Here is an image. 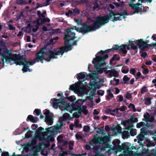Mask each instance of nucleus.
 I'll return each instance as SVG.
<instances>
[{
	"mask_svg": "<svg viewBox=\"0 0 156 156\" xmlns=\"http://www.w3.org/2000/svg\"><path fill=\"white\" fill-rule=\"evenodd\" d=\"M130 130V134L132 136H134L137 134L136 129H133V128H131L129 130Z\"/></svg>",
	"mask_w": 156,
	"mask_h": 156,
	"instance_id": "c756f323",
	"label": "nucleus"
},
{
	"mask_svg": "<svg viewBox=\"0 0 156 156\" xmlns=\"http://www.w3.org/2000/svg\"><path fill=\"white\" fill-rule=\"evenodd\" d=\"M62 123L61 122L60 124H56L54 127H51L48 128H46V133H47L48 132H49V133H51V135H56L59 131V129L62 128Z\"/></svg>",
	"mask_w": 156,
	"mask_h": 156,
	"instance_id": "1a4fd4ad",
	"label": "nucleus"
},
{
	"mask_svg": "<svg viewBox=\"0 0 156 156\" xmlns=\"http://www.w3.org/2000/svg\"><path fill=\"white\" fill-rule=\"evenodd\" d=\"M2 57L3 58L5 59V62L11 63V61H13V63L17 65L23 66L22 69L23 73L27 72L28 71V68L29 67V66L32 65L37 62V60L36 61L30 60L29 61H27L26 58L24 57L23 56H21L20 54L17 53H12L11 51L7 50L4 51Z\"/></svg>",
	"mask_w": 156,
	"mask_h": 156,
	"instance_id": "f257e3e1",
	"label": "nucleus"
},
{
	"mask_svg": "<svg viewBox=\"0 0 156 156\" xmlns=\"http://www.w3.org/2000/svg\"><path fill=\"white\" fill-rule=\"evenodd\" d=\"M111 71L110 75V76H114L115 77L118 76L119 75L117 71L115 69H111Z\"/></svg>",
	"mask_w": 156,
	"mask_h": 156,
	"instance_id": "cd10ccee",
	"label": "nucleus"
},
{
	"mask_svg": "<svg viewBox=\"0 0 156 156\" xmlns=\"http://www.w3.org/2000/svg\"><path fill=\"white\" fill-rule=\"evenodd\" d=\"M120 143V141L118 140H115L112 142V144L113 145V148L114 149L116 146H118Z\"/></svg>",
	"mask_w": 156,
	"mask_h": 156,
	"instance_id": "c85d7f7f",
	"label": "nucleus"
},
{
	"mask_svg": "<svg viewBox=\"0 0 156 156\" xmlns=\"http://www.w3.org/2000/svg\"><path fill=\"white\" fill-rule=\"evenodd\" d=\"M105 16L98 17L96 20H93L90 17H88L87 21L83 24H85L89 27V32L95 31L108 23V19Z\"/></svg>",
	"mask_w": 156,
	"mask_h": 156,
	"instance_id": "7ed1b4c3",
	"label": "nucleus"
},
{
	"mask_svg": "<svg viewBox=\"0 0 156 156\" xmlns=\"http://www.w3.org/2000/svg\"><path fill=\"white\" fill-rule=\"evenodd\" d=\"M122 20V17L120 16H118V17H116L115 16H114V18L112 19V20H111L113 22H115V21L117 20Z\"/></svg>",
	"mask_w": 156,
	"mask_h": 156,
	"instance_id": "c03bdc74",
	"label": "nucleus"
},
{
	"mask_svg": "<svg viewBox=\"0 0 156 156\" xmlns=\"http://www.w3.org/2000/svg\"><path fill=\"white\" fill-rule=\"evenodd\" d=\"M125 98L127 99H130L132 98V94L127 92L126 94Z\"/></svg>",
	"mask_w": 156,
	"mask_h": 156,
	"instance_id": "09e8293b",
	"label": "nucleus"
},
{
	"mask_svg": "<svg viewBox=\"0 0 156 156\" xmlns=\"http://www.w3.org/2000/svg\"><path fill=\"white\" fill-rule=\"evenodd\" d=\"M82 27H81L79 28H76L75 30L79 33H82L83 34L89 32L90 31L89 27L87 26L85 24H82Z\"/></svg>",
	"mask_w": 156,
	"mask_h": 156,
	"instance_id": "f8f14e48",
	"label": "nucleus"
},
{
	"mask_svg": "<svg viewBox=\"0 0 156 156\" xmlns=\"http://www.w3.org/2000/svg\"><path fill=\"white\" fill-rule=\"evenodd\" d=\"M129 119L125 120L122 121L121 122V124L124 126H126L125 129L129 130L131 128H133L134 126L133 124L130 123L129 122Z\"/></svg>",
	"mask_w": 156,
	"mask_h": 156,
	"instance_id": "2eb2a0df",
	"label": "nucleus"
},
{
	"mask_svg": "<svg viewBox=\"0 0 156 156\" xmlns=\"http://www.w3.org/2000/svg\"><path fill=\"white\" fill-rule=\"evenodd\" d=\"M100 138L101 136H98L97 135L94 136L93 139L90 142V144H92V142L95 145L98 144H100Z\"/></svg>",
	"mask_w": 156,
	"mask_h": 156,
	"instance_id": "f3484780",
	"label": "nucleus"
},
{
	"mask_svg": "<svg viewBox=\"0 0 156 156\" xmlns=\"http://www.w3.org/2000/svg\"><path fill=\"white\" fill-rule=\"evenodd\" d=\"M15 153H14L13 154L12 156H9V153L8 152L5 151L2 152L1 154V156H22L21 154H15Z\"/></svg>",
	"mask_w": 156,
	"mask_h": 156,
	"instance_id": "2f4dec72",
	"label": "nucleus"
},
{
	"mask_svg": "<svg viewBox=\"0 0 156 156\" xmlns=\"http://www.w3.org/2000/svg\"><path fill=\"white\" fill-rule=\"evenodd\" d=\"M87 107L85 105H83L82 106L81 109L82 112L85 115H87L88 113V110L87 109Z\"/></svg>",
	"mask_w": 156,
	"mask_h": 156,
	"instance_id": "f704fd0d",
	"label": "nucleus"
},
{
	"mask_svg": "<svg viewBox=\"0 0 156 156\" xmlns=\"http://www.w3.org/2000/svg\"><path fill=\"white\" fill-rule=\"evenodd\" d=\"M138 42V46L140 50L142 51L145 50V49L148 48L149 44L148 43L149 42V40H146L145 41L143 39H140L136 41Z\"/></svg>",
	"mask_w": 156,
	"mask_h": 156,
	"instance_id": "9b49d317",
	"label": "nucleus"
},
{
	"mask_svg": "<svg viewBox=\"0 0 156 156\" xmlns=\"http://www.w3.org/2000/svg\"><path fill=\"white\" fill-rule=\"evenodd\" d=\"M122 150L124 151L123 153L125 156L131 155L133 152L132 151L129 150V147L125 143H122Z\"/></svg>",
	"mask_w": 156,
	"mask_h": 156,
	"instance_id": "ddd939ff",
	"label": "nucleus"
},
{
	"mask_svg": "<svg viewBox=\"0 0 156 156\" xmlns=\"http://www.w3.org/2000/svg\"><path fill=\"white\" fill-rule=\"evenodd\" d=\"M26 120L27 122L30 121L33 123H36L38 120V119L37 117H34L33 115H30L28 116Z\"/></svg>",
	"mask_w": 156,
	"mask_h": 156,
	"instance_id": "a211bd4d",
	"label": "nucleus"
},
{
	"mask_svg": "<svg viewBox=\"0 0 156 156\" xmlns=\"http://www.w3.org/2000/svg\"><path fill=\"white\" fill-rule=\"evenodd\" d=\"M113 130L115 131H120L121 130V127L119 125H118L115 127L113 128Z\"/></svg>",
	"mask_w": 156,
	"mask_h": 156,
	"instance_id": "a18cd8bd",
	"label": "nucleus"
},
{
	"mask_svg": "<svg viewBox=\"0 0 156 156\" xmlns=\"http://www.w3.org/2000/svg\"><path fill=\"white\" fill-rule=\"evenodd\" d=\"M114 149L119 151H120L123 150L122 145L120 146L119 145L116 146V147H115Z\"/></svg>",
	"mask_w": 156,
	"mask_h": 156,
	"instance_id": "603ef678",
	"label": "nucleus"
},
{
	"mask_svg": "<svg viewBox=\"0 0 156 156\" xmlns=\"http://www.w3.org/2000/svg\"><path fill=\"white\" fill-rule=\"evenodd\" d=\"M46 131L44 133V134L45 136H47V139L48 141L49 142H52L55 140V139L53 137L54 135H51V133H46ZM48 133H49V132H48Z\"/></svg>",
	"mask_w": 156,
	"mask_h": 156,
	"instance_id": "aec40b11",
	"label": "nucleus"
},
{
	"mask_svg": "<svg viewBox=\"0 0 156 156\" xmlns=\"http://www.w3.org/2000/svg\"><path fill=\"white\" fill-rule=\"evenodd\" d=\"M75 14H78L80 12V11L79 9L76 8L74 9L73 12Z\"/></svg>",
	"mask_w": 156,
	"mask_h": 156,
	"instance_id": "774afa93",
	"label": "nucleus"
},
{
	"mask_svg": "<svg viewBox=\"0 0 156 156\" xmlns=\"http://www.w3.org/2000/svg\"><path fill=\"white\" fill-rule=\"evenodd\" d=\"M137 128H140L141 127H143L140 129V134L137 136L138 140L142 141L144 140L145 138V136L148 135H154V133H152L151 130L147 129V128L152 127L153 125H149L147 123L145 124L144 122H141L137 123L136 125Z\"/></svg>",
	"mask_w": 156,
	"mask_h": 156,
	"instance_id": "39448f33",
	"label": "nucleus"
},
{
	"mask_svg": "<svg viewBox=\"0 0 156 156\" xmlns=\"http://www.w3.org/2000/svg\"><path fill=\"white\" fill-rule=\"evenodd\" d=\"M119 15V16L121 17V16L124 15L122 12H121L120 13H114L113 11H111L110 13L107 15H106L105 16H106V18L107 19H108V22H109L110 19L111 18V17L113 16H115L116 15Z\"/></svg>",
	"mask_w": 156,
	"mask_h": 156,
	"instance_id": "dca6fc26",
	"label": "nucleus"
},
{
	"mask_svg": "<svg viewBox=\"0 0 156 156\" xmlns=\"http://www.w3.org/2000/svg\"><path fill=\"white\" fill-rule=\"evenodd\" d=\"M76 28L77 27L76 26H75L73 27H71L67 29L64 35L65 39L67 41L73 40L76 37L75 36L76 34L75 33L72 31L74 29L76 30Z\"/></svg>",
	"mask_w": 156,
	"mask_h": 156,
	"instance_id": "0eeeda50",
	"label": "nucleus"
},
{
	"mask_svg": "<svg viewBox=\"0 0 156 156\" xmlns=\"http://www.w3.org/2000/svg\"><path fill=\"white\" fill-rule=\"evenodd\" d=\"M149 72V70L147 68H144L142 71L143 73L144 74H148Z\"/></svg>",
	"mask_w": 156,
	"mask_h": 156,
	"instance_id": "0e129e2a",
	"label": "nucleus"
},
{
	"mask_svg": "<svg viewBox=\"0 0 156 156\" xmlns=\"http://www.w3.org/2000/svg\"><path fill=\"white\" fill-rule=\"evenodd\" d=\"M85 100L82 99H79L76 102H74L72 105V108H81V106Z\"/></svg>",
	"mask_w": 156,
	"mask_h": 156,
	"instance_id": "4468645a",
	"label": "nucleus"
},
{
	"mask_svg": "<svg viewBox=\"0 0 156 156\" xmlns=\"http://www.w3.org/2000/svg\"><path fill=\"white\" fill-rule=\"evenodd\" d=\"M34 113H35L37 116L39 115L41 113V110L38 109H35L34 112Z\"/></svg>",
	"mask_w": 156,
	"mask_h": 156,
	"instance_id": "3c124183",
	"label": "nucleus"
},
{
	"mask_svg": "<svg viewBox=\"0 0 156 156\" xmlns=\"http://www.w3.org/2000/svg\"><path fill=\"white\" fill-rule=\"evenodd\" d=\"M129 136L128 130L124 131L122 134V137L123 138H128Z\"/></svg>",
	"mask_w": 156,
	"mask_h": 156,
	"instance_id": "7c9ffc66",
	"label": "nucleus"
},
{
	"mask_svg": "<svg viewBox=\"0 0 156 156\" xmlns=\"http://www.w3.org/2000/svg\"><path fill=\"white\" fill-rule=\"evenodd\" d=\"M120 59V58L119 57H117V54H115L113 55V57L111 59L110 61V64L111 65L113 63V62L115 60L119 61Z\"/></svg>",
	"mask_w": 156,
	"mask_h": 156,
	"instance_id": "393cba45",
	"label": "nucleus"
},
{
	"mask_svg": "<svg viewBox=\"0 0 156 156\" xmlns=\"http://www.w3.org/2000/svg\"><path fill=\"white\" fill-rule=\"evenodd\" d=\"M131 107H132V108L133 110V111L134 112H136V110L135 108V106L134 104L132 103H130L128 106V108H129Z\"/></svg>",
	"mask_w": 156,
	"mask_h": 156,
	"instance_id": "5fc2aeb1",
	"label": "nucleus"
},
{
	"mask_svg": "<svg viewBox=\"0 0 156 156\" xmlns=\"http://www.w3.org/2000/svg\"><path fill=\"white\" fill-rule=\"evenodd\" d=\"M75 137L77 140H81L83 139V136L81 135H78L77 134H76L75 135Z\"/></svg>",
	"mask_w": 156,
	"mask_h": 156,
	"instance_id": "e2e57ef3",
	"label": "nucleus"
},
{
	"mask_svg": "<svg viewBox=\"0 0 156 156\" xmlns=\"http://www.w3.org/2000/svg\"><path fill=\"white\" fill-rule=\"evenodd\" d=\"M89 85L91 89H95L98 85V83L94 81H90L89 83Z\"/></svg>",
	"mask_w": 156,
	"mask_h": 156,
	"instance_id": "5701e85b",
	"label": "nucleus"
},
{
	"mask_svg": "<svg viewBox=\"0 0 156 156\" xmlns=\"http://www.w3.org/2000/svg\"><path fill=\"white\" fill-rule=\"evenodd\" d=\"M45 122L48 125H51L53 123V118L51 116L46 117Z\"/></svg>",
	"mask_w": 156,
	"mask_h": 156,
	"instance_id": "412c9836",
	"label": "nucleus"
},
{
	"mask_svg": "<svg viewBox=\"0 0 156 156\" xmlns=\"http://www.w3.org/2000/svg\"><path fill=\"white\" fill-rule=\"evenodd\" d=\"M106 112L107 114H109L113 116H115L116 115L115 113L112 112V110L110 108H107L106 110Z\"/></svg>",
	"mask_w": 156,
	"mask_h": 156,
	"instance_id": "ea45409f",
	"label": "nucleus"
},
{
	"mask_svg": "<svg viewBox=\"0 0 156 156\" xmlns=\"http://www.w3.org/2000/svg\"><path fill=\"white\" fill-rule=\"evenodd\" d=\"M64 40L65 41V46H62L59 48V50L55 53H54L51 52V58H55L54 55H62L65 52H67L71 50L72 49L73 47L72 46L77 45V42L79 41V40H75L73 41V42L71 44H69V41H67L65 39V37H64Z\"/></svg>",
	"mask_w": 156,
	"mask_h": 156,
	"instance_id": "423d86ee",
	"label": "nucleus"
},
{
	"mask_svg": "<svg viewBox=\"0 0 156 156\" xmlns=\"http://www.w3.org/2000/svg\"><path fill=\"white\" fill-rule=\"evenodd\" d=\"M90 128L89 126H85L83 127V131L87 132L90 129Z\"/></svg>",
	"mask_w": 156,
	"mask_h": 156,
	"instance_id": "864d4df0",
	"label": "nucleus"
},
{
	"mask_svg": "<svg viewBox=\"0 0 156 156\" xmlns=\"http://www.w3.org/2000/svg\"><path fill=\"white\" fill-rule=\"evenodd\" d=\"M63 137L62 135H60L58 136L57 138V140L58 142V143H60L62 140V139Z\"/></svg>",
	"mask_w": 156,
	"mask_h": 156,
	"instance_id": "8fccbe9b",
	"label": "nucleus"
},
{
	"mask_svg": "<svg viewBox=\"0 0 156 156\" xmlns=\"http://www.w3.org/2000/svg\"><path fill=\"white\" fill-rule=\"evenodd\" d=\"M73 13V11L71 10H69L68 12L66 13L65 15L66 16L69 17L70 15H72Z\"/></svg>",
	"mask_w": 156,
	"mask_h": 156,
	"instance_id": "680f3d73",
	"label": "nucleus"
},
{
	"mask_svg": "<svg viewBox=\"0 0 156 156\" xmlns=\"http://www.w3.org/2000/svg\"><path fill=\"white\" fill-rule=\"evenodd\" d=\"M52 104L53 107L55 108H58L60 106L67 108L69 107L70 106L69 103L65 102L64 100H61L59 99L54 98Z\"/></svg>",
	"mask_w": 156,
	"mask_h": 156,
	"instance_id": "6e6552de",
	"label": "nucleus"
},
{
	"mask_svg": "<svg viewBox=\"0 0 156 156\" xmlns=\"http://www.w3.org/2000/svg\"><path fill=\"white\" fill-rule=\"evenodd\" d=\"M32 133V131H28L25 135V136L26 138H29L31 137L32 136L31 133Z\"/></svg>",
	"mask_w": 156,
	"mask_h": 156,
	"instance_id": "de8ad7c7",
	"label": "nucleus"
},
{
	"mask_svg": "<svg viewBox=\"0 0 156 156\" xmlns=\"http://www.w3.org/2000/svg\"><path fill=\"white\" fill-rule=\"evenodd\" d=\"M115 81H116V83L115 84L112 83L113 80H111L110 81V83L112 85H118L119 84V79H117V80Z\"/></svg>",
	"mask_w": 156,
	"mask_h": 156,
	"instance_id": "13d9d810",
	"label": "nucleus"
},
{
	"mask_svg": "<svg viewBox=\"0 0 156 156\" xmlns=\"http://www.w3.org/2000/svg\"><path fill=\"white\" fill-rule=\"evenodd\" d=\"M79 121L77 120H76L75 122V125L76 128H81L82 127V125L81 124H79Z\"/></svg>",
	"mask_w": 156,
	"mask_h": 156,
	"instance_id": "37998d69",
	"label": "nucleus"
},
{
	"mask_svg": "<svg viewBox=\"0 0 156 156\" xmlns=\"http://www.w3.org/2000/svg\"><path fill=\"white\" fill-rule=\"evenodd\" d=\"M7 50L9 51V50H8V49H6L5 51H3V53H2V49L1 48H0V55H2V59L1 61L0 62V64H2L3 65V64H4V62H6L5 59L3 58L2 55L3 54V53L4 51H7Z\"/></svg>",
	"mask_w": 156,
	"mask_h": 156,
	"instance_id": "72a5a7b5",
	"label": "nucleus"
},
{
	"mask_svg": "<svg viewBox=\"0 0 156 156\" xmlns=\"http://www.w3.org/2000/svg\"><path fill=\"white\" fill-rule=\"evenodd\" d=\"M130 79V77H128L126 75H125L123 78L124 83L128 84L129 83V81Z\"/></svg>",
	"mask_w": 156,
	"mask_h": 156,
	"instance_id": "e433bc0d",
	"label": "nucleus"
},
{
	"mask_svg": "<svg viewBox=\"0 0 156 156\" xmlns=\"http://www.w3.org/2000/svg\"><path fill=\"white\" fill-rule=\"evenodd\" d=\"M61 141L60 143L62 144L63 145H66L68 144V142L64 140H63Z\"/></svg>",
	"mask_w": 156,
	"mask_h": 156,
	"instance_id": "338daca9",
	"label": "nucleus"
},
{
	"mask_svg": "<svg viewBox=\"0 0 156 156\" xmlns=\"http://www.w3.org/2000/svg\"><path fill=\"white\" fill-rule=\"evenodd\" d=\"M50 111L49 110L46 109V111L44 112V114L45 115L46 117L51 116L50 115Z\"/></svg>",
	"mask_w": 156,
	"mask_h": 156,
	"instance_id": "bf43d9fd",
	"label": "nucleus"
},
{
	"mask_svg": "<svg viewBox=\"0 0 156 156\" xmlns=\"http://www.w3.org/2000/svg\"><path fill=\"white\" fill-rule=\"evenodd\" d=\"M44 129L42 127H38L37 129L36 130V134H39L42 133V131H44Z\"/></svg>",
	"mask_w": 156,
	"mask_h": 156,
	"instance_id": "58836bf2",
	"label": "nucleus"
},
{
	"mask_svg": "<svg viewBox=\"0 0 156 156\" xmlns=\"http://www.w3.org/2000/svg\"><path fill=\"white\" fill-rule=\"evenodd\" d=\"M16 2L19 5H22L25 3V1L23 0H17Z\"/></svg>",
	"mask_w": 156,
	"mask_h": 156,
	"instance_id": "4d7b16f0",
	"label": "nucleus"
},
{
	"mask_svg": "<svg viewBox=\"0 0 156 156\" xmlns=\"http://www.w3.org/2000/svg\"><path fill=\"white\" fill-rule=\"evenodd\" d=\"M109 140V138L107 136L103 137H101L100 144L106 145Z\"/></svg>",
	"mask_w": 156,
	"mask_h": 156,
	"instance_id": "6ab92c4d",
	"label": "nucleus"
},
{
	"mask_svg": "<svg viewBox=\"0 0 156 156\" xmlns=\"http://www.w3.org/2000/svg\"><path fill=\"white\" fill-rule=\"evenodd\" d=\"M141 6L140 7L139 11L141 10L143 12H147L148 9L149 8L148 7H144V6H142L140 5Z\"/></svg>",
	"mask_w": 156,
	"mask_h": 156,
	"instance_id": "a19ab883",
	"label": "nucleus"
},
{
	"mask_svg": "<svg viewBox=\"0 0 156 156\" xmlns=\"http://www.w3.org/2000/svg\"><path fill=\"white\" fill-rule=\"evenodd\" d=\"M147 56V54L146 52H144L141 54V56L144 58H145Z\"/></svg>",
	"mask_w": 156,
	"mask_h": 156,
	"instance_id": "69168bd1",
	"label": "nucleus"
},
{
	"mask_svg": "<svg viewBox=\"0 0 156 156\" xmlns=\"http://www.w3.org/2000/svg\"><path fill=\"white\" fill-rule=\"evenodd\" d=\"M151 98H145V104L146 105H150L151 103Z\"/></svg>",
	"mask_w": 156,
	"mask_h": 156,
	"instance_id": "473e14b6",
	"label": "nucleus"
},
{
	"mask_svg": "<svg viewBox=\"0 0 156 156\" xmlns=\"http://www.w3.org/2000/svg\"><path fill=\"white\" fill-rule=\"evenodd\" d=\"M64 120H67L68 119L70 120L71 119L69 114L65 113L63 114L62 118H61Z\"/></svg>",
	"mask_w": 156,
	"mask_h": 156,
	"instance_id": "a878e982",
	"label": "nucleus"
},
{
	"mask_svg": "<svg viewBox=\"0 0 156 156\" xmlns=\"http://www.w3.org/2000/svg\"><path fill=\"white\" fill-rule=\"evenodd\" d=\"M39 20L41 21V24H43L46 22H49L50 21V19L48 17L44 18L39 17L37 20V21Z\"/></svg>",
	"mask_w": 156,
	"mask_h": 156,
	"instance_id": "b1692460",
	"label": "nucleus"
},
{
	"mask_svg": "<svg viewBox=\"0 0 156 156\" xmlns=\"http://www.w3.org/2000/svg\"><path fill=\"white\" fill-rule=\"evenodd\" d=\"M126 45L125 44H122L119 46L118 50L120 52H122L123 54H126L127 53V51L126 49Z\"/></svg>",
	"mask_w": 156,
	"mask_h": 156,
	"instance_id": "4be33fe9",
	"label": "nucleus"
},
{
	"mask_svg": "<svg viewBox=\"0 0 156 156\" xmlns=\"http://www.w3.org/2000/svg\"><path fill=\"white\" fill-rule=\"evenodd\" d=\"M129 120V123L131 124H133V122H137L138 121L137 118L135 117H132Z\"/></svg>",
	"mask_w": 156,
	"mask_h": 156,
	"instance_id": "c9c22d12",
	"label": "nucleus"
},
{
	"mask_svg": "<svg viewBox=\"0 0 156 156\" xmlns=\"http://www.w3.org/2000/svg\"><path fill=\"white\" fill-rule=\"evenodd\" d=\"M119 46L118 45H113L112 48V50H118L119 48Z\"/></svg>",
	"mask_w": 156,
	"mask_h": 156,
	"instance_id": "052dcab7",
	"label": "nucleus"
},
{
	"mask_svg": "<svg viewBox=\"0 0 156 156\" xmlns=\"http://www.w3.org/2000/svg\"><path fill=\"white\" fill-rule=\"evenodd\" d=\"M112 50V49H110L105 51L101 50L98 52L101 55L96 56V57L94 58L92 61V63L94 64V67L96 69H99L101 66L105 65V60L108 58V55L107 54H105L109 53Z\"/></svg>",
	"mask_w": 156,
	"mask_h": 156,
	"instance_id": "20e7f679",
	"label": "nucleus"
},
{
	"mask_svg": "<svg viewBox=\"0 0 156 156\" xmlns=\"http://www.w3.org/2000/svg\"><path fill=\"white\" fill-rule=\"evenodd\" d=\"M147 87L145 86H143L141 89V93L142 94H143L147 91Z\"/></svg>",
	"mask_w": 156,
	"mask_h": 156,
	"instance_id": "49530a36",
	"label": "nucleus"
},
{
	"mask_svg": "<svg viewBox=\"0 0 156 156\" xmlns=\"http://www.w3.org/2000/svg\"><path fill=\"white\" fill-rule=\"evenodd\" d=\"M99 3H100L101 2L100 1H98L97 0H96L95 2L94 3V6L93 8L95 9L96 8H98L99 7Z\"/></svg>",
	"mask_w": 156,
	"mask_h": 156,
	"instance_id": "4c0bfd02",
	"label": "nucleus"
},
{
	"mask_svg": "<svg viewBox=\"0 0 156 156\" xmlns=\"http://www.w3.org/2000/svg\"><path fill=\"white\" fill-rule=\"evenodd\" d=\"M113 97V94L111 92H109L108 93V95L106 96V98L107 100L109 101Z\"/></svg>",
	"mask_w": 156,
	"mask_h": 156,
	"instance_id": "79ce46f5",
	"label": "nucleus"
},
{
	"mask_svg": "<svg viewBox=\"0 0 156 156\" xmlns=\"http://www.w3.org/2000/svg\"><path fill=\"white\" fill-rule=\"evenodd\" d=\"M55 42V41H54V39H51L47 45H45L43 48L41 49L37 53L36 55V59L37 62H40L43 63L44 60L47 62H50L51 59L58 58L57 56L58 55H54V57L55 58H51V52L55 53L59 51L55 50H51L53 48V45Z\"/></svg>",
	"mask_w": 156,
	"mask_h": 156,
	"instance_id": "f03ea898",
	"label": "nucleus"
},
{
	"mask_svg": "<svg viewBox=\"0 0 156 156\" xmlns=\"http://www.w3.org/2000/svg\"><path fill=\"white\" fill-rule=\"evenodd\" d=\"M136 0H131V3L129 4V6L131 7V8L132 9L135 10V11L133 12V14L139 13L140 12L139 6L142 5V4H140L138 2L136 3V4L133 3L135 2Z\"/></svg>",
	"mask_w": 156,
	"mask_h": 156,
	"instance_id": "9d476101",
	"label": "nucleus"
},
{
	"mask_svg": "<svg viewBox=\"0 0 156 156\" xmlns=\"http://www.w3.org/2000/svg\"><path fill=\"white\" fill-rule=\"evenodd\" d=\"M97 93L98 95L102 96L104 95V90H100L97 91Z\"/></svg>",
	"mask_w": 156,
	"mask_h": 156,
	"instance_id": "6e6d98bb",
	"label": "nucleus"
},
{
	"mask_svg": "<svg viewBox=\"0 0 156 156\" xmlns=\"http://www.w3.org/2000/svg\"><path fill=\"white\" fill-rule=\"evenodd\" d=\"M85 75L81 72L77 74L76 78L78 80H79L83 79L85 77Z\"/></svg>",
	"mask_w": 156,
	"mask_h": 156,
	"instance_id": "bb28decb",
	"label": "nucleus"
}]
</instances>
